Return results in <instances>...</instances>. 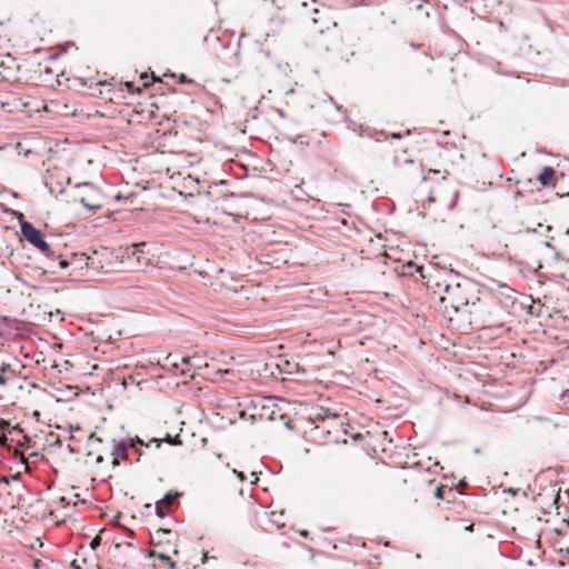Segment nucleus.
<instances>
[{"instance_id": "obj_1", "label": "nucleus", "mask_w": 569, "mask_h": 569, "mask_svg": "<svg viewBox=\"0 0 569 569\" xmlns=\"http://www.w3.org/2000/svg\"><path fill=\"white\" fill-rule=\"evenodd\" d=\"M427 284L439 295L440 309L451 327L462 330L472 326L480 313V300L469 284L457 282L451 273H446L443 279L430 277Z\"/></svg>"}, {"instance_id": "obj_2", "label": "nucleus", "mask_w": 569, "mask_h": 569, "mask_svg": "<svg viewBox=\"0 0 569 569\" xmlns=\"http://www.w3.org/2000/svg\"><path fill=\"white\" fill-rule=\"evenodd\" d=\"M28 488L21 480V473L9 477L0 476V499L10 508L19 506L26 500Z\"/></svg>"}, {"instance_id": "obj_3", "label": "nucleus", "mask_w": 569, "mask_h": 569, "mask_svg": "<svg viewBox=\"0 0 569 569\" xmlns=\"http://www.w3.org/2000/svg\"><path fill=\"white\" fill-rule=\"evenodd\" d=\"M77 199L91 211H97L102 207V196L100 191L91 183L78 186Z\"/></svg>"}, {"instance_id": "obj_4", "label": "nucleus", "mask_w": 569, "mask_h": 569, "mask_svg": "<svg viewBox=\"0 0 569 569\" xmlns=\"http://www.w3.org/2000/svg\"><path fill=\"white\" fill-rule=\"evenodd\" d=\"M21 233L29 243L39 249L41 252L47 253L49 251V244L42 237L41 232L32 223L27 221L22 222Z\"/></svg>"}, {"instance_id": "obj_5", "label": "nucleus", "mask_w": 569, "mask_h": 569, "mask_svg": "<svg viewBox=\"0 0 569 569\" xmlns=\"http://www.w3.org/2000/svg\"><path fill=\"white\" fill-rule=\"evenodd\" d=\"M89 258L83 253H73L70 259H59V267L61 269L72 268V270L82 269L83 266L88 267Z\"/></svg>"}, {"instance_id": "obj_6", "label": "nucleus", "mask_w": 569, "mask_h": 569, "mask_svg": "<svg viewBox=\"0 0 569 569\" xmlns=\"http://www.w3.org/2000/svg\"><path fill=\"white\" fill-rule=\"evenodd\" d=\"M179 497V493L176 492V493H172V492H168L166 493V496L157 501L156 503V512L158 516L160 517H163L166 515V511L169 510V508L171 507V505L173 503V501Z\"/></svg>"}, {"instance_id": "obj_7", "label": "nucleus", "mask_w": 569, "mask_h": 569, "mask_svg": "<svg viewBox=\"0 0 569 569\" xmlns=\"http://www.w3.org/2000/svg\"><path fill=\"white\" fill-rule=\"evenodd\" d=\"M556 171L552 167H545L541 172L538 174V181L539 183L545 187H556V178H555Z\"/></svg>"}, {"instance_id": "obj_8", "label": "nucleus", "mask_w": 569, "mask_h": 569, "mask_svg": "<svg viewBox=\"0 0 569 569\" xmlns=\"http://www.w3.org/2000/svg\"><path fill=\"white\" fill-rule=\"evenodd\" d=\"M340 416L338 413L331 412L328 408L323 407L316 408L310 416L312 422L338 420Z\"/></svg>"}, {"instance_id": "obj_9", "label": "nucleus", "mask_w": 569, "mask_h": 569, "mask_svg": "<svg viewBox=\"0 0 569 569\" xmlns=\"http://www.w3.org/2000/svg\"><path fill=\"white\" fill-rule=\"evenodd\" d=\"M112 459V466L117 467L119 466V459L126 460L128 458V449L124 443H116L113 446V450L111 452Z\"/></svg>"}, {"instance_id": "obj_10", "label": "nucleus", "mask_w": 569, "mask_h": 569, "mask_svg": "<svg viewBox=\"0 0 569 569\" xmlns=\"http://www.w3.org/2000/svg\"><path fill=\"white\" fill-rule=\"evenodd\" d=\"M144 242L140 243H132L130 247L127 248V254L130 257H136L137 260L140 262L141 253H142V247H144Z\"/></svg>"}, {"instance_id": "obj_11", "label": "nucleus", "mask_w": 569, "mask_h": 569, "mask_svg": "<svg viewBox=\"0 0 569 569\" xmlns=\"http://www.w3.org/2000/svg\"><path fill=\"white\" fill-rule=\"evenodd\" d=\"M151 556H156L158 557L160 560L164 561L166 563H168L169 568L173 569L176 567V562L172 561L168 556L163 555V553H154V552H151Z\"/></svg>"}, {"instance_id": "obj_12", "label": "nucleus", "mask_w": 569, "mask_h": 569, "mask_svg": "<svg viewBox=\"0 0 569 569\" xmlns=\"http://www.w3.org/2000/svg\"><path fill=\"white\" fill-rule=\"evenodd\" d=\"M167 442L170 443L171 446L181 445V440H180L179 436H176L174 438H171L170 436H168Z\"/></svg>"}, {"instance_id": "obj_13", "label": "nucleus", "mask_w": 569, "mask_h": 569, "mask_svg": "<svg viewBox=\"0 0 569 569\" xmlns=\"http://www.w3.org/2000/svg\"><path fill=\"white\" fill-rule=\"evenodd\" d=\"M10 427V423L0 418V432H3Z\"/></svg>"}, {"instance_id": "obj_14", "label": "nucleus", "mask_w": 569, "mask_h": 569, "mask_svg": "<svg viewBox=\"0 0 569 569\" xmlns=\"http://www.w3.org/2000/svg\"><path fill=\"white\" fill-rule=\"evenodd\" d=\"M191 361H192V358H190V357H182V358H181V363H182L183 366H184V365H186V366H187V365H191V366H193V365L191 363Z\"/></svg>"}, {"instance_id": "obj_15", "label": "nucleus", "mask_w": 569, "mask_h": 569, "mask_svg": "<svg viewBox=\"0 0 569 569\" xmlns=\"http://www.w3.org/2000/svg\"><path fill=\"white\" fill-rule=\"evenodd\" d=\"M299 535H300L301 537H303V538H309V535H310V533H309V531H308V530H300V531H299Z\"/></svg>"}, {"instance_id": "obj_16", "label": "nucleus", "mask_w": 569, "mask_h": 569, "mask_svg": "<svg viewBox=\"0 0 569 569\" xmlns=\"http://www.w3.org/2000/svg\"><path fill=\"white\" fill-rule=\"evenodd\" d=\"M3 371H4V369H2L1 372H0V385H2V386L6 385V379L3 377Z\"/></svg>"}, {"instance_id": "obj_17", "label": "nucleus", "mask_w": 569, "mask_h": 569, "mask_svg": "<svg viewBox=\"0 0 569 569\" xmlns=\"http://www.w3.org/2000/svg\"><path fill=\"white\" fill-rule=\"evenodd\" d=\"M7 442V437L6 435H0V446H3L4 443Z\"/></svg>"}, {"instance_id": "obj_18", "label": "nucleus", "mask_w": 569, "mask_h": 569, "mask_svg": "<svg viewBox=\"0 0 569 569\" xmlns=\"http://www.w3.org/2000/svg\"><path fill=\"white\" fill-rule=\"evenodd\" d=\"M136 442L143 445V442L139 438H137L136 440H131V446L133 447L136 445Z\"/></svg>"}, {"instance_id": "obj_19", "label": "nucleus", "mask_w": 569, "mask_h": 569, "mask_svg": "<svg viewBox=\"0 0 569 569\" xmlns=\"http://www.w3.org/2000/svg\"><path fill=\"white\" fill-rule=\"evenodd\" d=\"M436 497L441 498L442 497V490L441 488H437Z\"/></svg>"}, {"instance_id": "obj_20", "label": "nucleus", "mask_w": 569, "mask_h": 569, "mask_svg": "<svg viewBox=\"0 0 569 569\" xmlns=\"http://www.w3.org/2000/svg\"><path fill=\"white\" fill-rule=\"evenodd\" d=\"M390 138L399 139V138H401V134L400 133H392V134H390Z\"/></svg>"}, {"instance_id": "obj_21", "label": "nucleus", "mask_w": 569, "mask_h": 569, "mask_svg": "<svg viewBox=\"0 0 569 569\" xmlns=\"http://www.w3.org/2000/svg\"><path fill=\"white\" fill-rule=\"evenodd\" d=\"M276 413L277 412L274 410H272L271 415L269 416V419L274 420L276 419Z\"/></svg>"}, {"instance_id": "obj_22", "label": "nucleus", "mask_w": 569, "mask_h": 569, "mask_svg": "<svg viewBox=\"0 0 569 569\" xmlns=\"http://www.w3.org/2000/svg\"><path fill=\"white\" fill-rule=\"evenodd\" d=\"M102 461H103V457H102V456H98V457L96 458V462H97V463H101Z\"/></svg>"}, {"instance_id": "obj_23", "label": "nucleus", "mask_w": 569, "mask_h": 569, "mask_svg": "<svg viewBox=\"0 0 569 569\" xmlns=\"http://www.w3.org/2000/svg\"><path fill=\"white\" fill-rule=\"evenodd\" d=\"M437 173H439V171H438V170H429L428 176H430V174H437Z\"/></svg>"}, {"instance_id": "obj_24", "label": "nucleus", "mask_w": 569, "mask_h": 569, "mask_svg": "<svg viewBox=\"0 0 569 569\" xmlns=\"http://www.w3.org/2000/svg\"><path fill=\"white\" fill-rule=\"evenodd\" d=\"M153 442H156V447L159 448L160 447V441L158 439H153L152 440Z\"/></svg>"}, {"instance_id": "obj_25", "label": "nucleus", "mask_w": 569, "mask_h": 569, "mask_svg": "<svg viewBox=\"0 0 569 569\" xmlns=\"http://www.w3.org/2000/svg\"><path fill=\"white\" fill-rule=\"evenodd\" d=\"M284 425H286V427H287V428H289V429H291V428H292V426H291V422H290V421H287Z\"/></svg>"}, {"instance_id": "obj_26", "label": "nucleus", "mask_w": 569, "mask_h": 569, "mask_svg": "<svg viewBox=\"0 0 569 569\" xmlns=\"http://www.w3.org/2000/svg\"><path fill=\"white\" fill-rule=\"evenodd\" d=\"M312 22H313L315 24H316V23H318V19H317L316 17H315V18H312Z\"/></svg>"}, {"instance_id": "obj_27", "label": "nucleus", "mask_w": 569, "mask_h": 569, "mask_svg": "<svg viewBox=\"0 0 569 569\" xmlns=\"http://www.w3.org/2000/svg\"><path fill=\"white\" fill-rule=\"evenodd\" d=\"M187 370L184 368H181V373L186 375Z\"/></svg>"}]
</instances>
